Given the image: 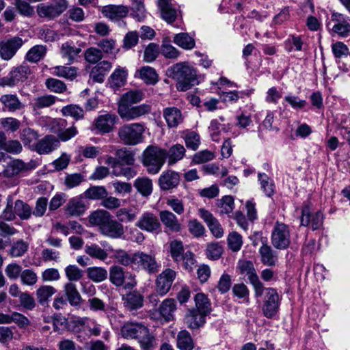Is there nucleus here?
I'll use <instances>...</instances> for the list:
<instances>
[{
    "mask_svg": "<svg viewBox=\"0 0 350 350\" xmlns=\"http://www.w3.org/2000/svg\"><path fill=\"white\" fill-rule=\"evenodd\" d=\"M109 280L116 286L131 289L137 284L135 275L118 265H112L109 271Z\"/></svg>",
    "mask_w": 350,
    "mask_h": 350,
    "instance_id": "39448f33",
    "label": "nucleus"
},
{
    "mask_svg": "<svg viewBox=\"0 0 350 350\" xmlns=\"http://www.w3.org/2000/svg\"><path fill=\"white\" fill-rule=\"evenodd\" d=\"M83 195L87 198L97 200H103L108 193L104 186H92L85 191Z\"/></svg>",
    "mask_w": 350,
    "mask_h": 350,
    "instance_id": "603ef678",
    "label": "nucleus"
},
{
    "mask_svg": "<svg viewBox=\"0 0 350 350\" xmlns=\"http://www.w3.org/2000/svg\"><path fill=\"white\" fill-rule=\"evenodd\" d=\"M105 248H102L96 243L88 244L85 247V252L92 258L105 261L109 257V253L113 251L111 245L106 241L101 243Z\"/></svg>",
    "mask_w": 350,
    "mask_h": 350,
    "instance_id": "f3484780",
    "label": "nucleus"
},
{
    "mask_svg": "<svg viewBox=\"0 0 350 350\" xmlns=\"http://www.w3.org/2000/svg\"><path fill=\"white\" fill-rule=\"evenodd\" d=\"M206 316L194 308L189 309L185 317V323L190 329H198L204 325Z\"/></svg>",
    "mask_w": 350,
    "mask_h": 350,
    "instance_id": "a878e982",
    "label": "nucleus"
},
{
    "mask_svg": "<svg viewBox=\"0 0 350 350\" xmlns=\"http://www.w3.org/2000/svg\"><path fill=\"white\" fill-rule=\"evenodd\" d=\"M178 173L168 170L163 172L159 178V185L162 190H170L176 187L179 183Z\"/></svg>",
    "mask_w": 350,
    "mask_h": 350,
    "instance_id": "393cba45",
    "label": "nucleus"
},
{
    "mask_svg": "<svg viewBox=\"0 0 350 350\" xmlns=\"http://www.w3.org/2000/svg\"><path fill=\"white\" fill-rule=\"evenodd\" d=\"M21 126V122L12 117L0 118V128L7 132L14 133Z\"/></svg>",
    "mask_w": 350,
    "mask_h": 350,
    "instance_id": "69168bd1",
    "label": "nucleus"
},
{
    "mask_svg": "<svg viewBox=\"0 0 350 350\" xmlns=\"http://www.w3.org/2000/svg\"><path fill=\"white\" fill-rule=\"evenodd\" d=\"M144 125L142 123L125 124L118 130L120 139L126 145H137L144 141Z\"/></svg>",
    "mask_w": 350,
    "mask_h": 350,
    "instance_id": "20e7f679",
    "label": "nucleus"
},
{
    "mask_svg": "<svg viewBox=\"0 0 350 350\" xmlns=\"http://www.w3.org/2000/svg\"><path fill=\"white\" fill-rule=\"evenodd\" d=\"M159 218L164 226L169 230L178 232L181 230V224L177 217L170 211H162L159 213Z\"/></svg>",
    "mask_w": 350,
    "mask_h": 350,
    "instance_id": "bb28decb",
    "label": "nucleus"
},
{
    "mask_svg": "<svg viewBox=\"0 0 350 350\" xmlns=\"http://www.w3.org/2000/svg\"><path fill=\"white\" fill-rule=\"evenodd\" d=\"M196 310L205 315H208L211 311V304L208 297L202 293H198L194 296Z\"/></svg>",
    "mask_w": 350,
    "mask_h": 350,
    "instance_id": "37998d69",
    "label": "nucleus"
},
{
    "mask_svg": "<svg viewBox=\"0 0 350 350\" xmlns=\"http://www.w3.org/2000/svg\"><path fill=\"white\" fill-rule=\"evenodd\" d=\"M173 78L177 81L176 89L185 92L198 84L195 68L187 62H180L172 68Z\"/></svg>",
    "mask_w": 350,
    "mask_h": 350,
    "instance_id": "f257e3e1",
    "label": "nucleus"
},
{
    "mask_svg": "<svg viewBox=\"0 0 350 350\" xmlns=\"http://www.w3.org/2000/svg\"><path fill=\"white\" fill-rule=\"evenodd\" d=\"M29 248V244L23 240H18L14 242L10 247L8 254L13 258L23 256Z\"/></svg>",
    "mask_w": 350,
    "mask_h": 350,
    "instance_id": "bf43d9fd",
    "label": "nucleus"
},
{
    "mask_svg": "<svg viewBox=\"0 0 350 350\" xmlns=\"http://www.w3.org/2000/svg\"><path fill=\"white\" fill-rule=\"evenodd\" d=\"M25 169V164L21 160L16 159L9 163L4 170V174L8 177L14 176Z\"/></svg>",
    "mask_w": 350,
    "mask_h": 350,
    "instance_id": "052dcab7",
    "label": "nucleus"
},
{
    "mask_svg": "<svg viewBox=\"0 0 350 350\" xmlns=\"http://www.w3.org/2000/svg\"><path fill=\"white\" fill-rule=\"evenodd\" d=\"M164 118L170 127L177 126L183 122L180 111L176 107H167L163 111Z\"/></svg>",
    "mask_w": 350,
    "mask_h": 350,
    "instance_id": "58836bf2",
    "label": "nucleus"
},
{
    "mask_svg": "<svg viewBox=\"0 0 350 350\" xmlns=\"http://www.w3.org/2000/svg\"><path fill=\"white\" fill-rule=\"evenodd\" d=\"M93 323L94 320L87 317H75L70 321L72 329L75 332L88 330Z\"/></svg>",
    "mask_w": 350,
    "mask_h": 350,
    "instance_id": "09e8293b",
    "label": "nucleus"
},
{
    "mask_svg": "<svg viewBox=\"0 0 350 350\" xmlns=\"http://www.w3.org/2000/svg\"><path fill=\"white\" fill-rule=\"evenodd\" d=\"M59 146V142L53 135H46L37 142L35 150L40 154H49Z\"/></svg>",
    "mask_w": 350,
    "mask_h": 350,
    "instance_id": "b1692460",
    "label": "nucleus"
},
{
    "mask_svg": "<svg viewBox=\"0 0 350 350\" xmlns=\"http://www.w3.org/2000/svg\"><path fill=\"white\" fill-rule=\"evenodd\" d=\"M177 347L180 350H192L194 348L193 339L187 331L182 330L178 334Z\"/></svg>",
    "mask_w": 350,
    "mask_h": 350,
    "instance_id": "8fccbe9b",
    "label": "nucleus"
},
{
    "mask_svg": "<svg viewBox=\"0 0 350 350\" xmlns=\"http://www.w3.org/2000/svg\"><path fill=\"white\" fill-rule=\"evenodd\" d=\"M23 40L18 36L0 42V57L5 61L11 59L23 46Z\"/></svg>",
    "mask_w": 350,
    "mask_h": 350,
    "instance_id": "4468645a",
    "label": "nucleus"
},
{
    "mask_svg": "<svg viewBox=\"0 0 350 350\" xmlns=\"http://www.w3.org/2000/svg\"><path fill=\"white\" fill-rule=\"evenodd\" d=\"M160 53L167 59H176L180 54V51L172 46L167 38L162 41Z\"/></svg>",
    "mask_w": 350,
    "mask_h": 350,
    "instance_id": "4d7b16f0",
    "label": "nucleus"
},
{
    "mask_svg": "<svg viewBox=\"0 0 350 350\" xmlns=\"http://www.w3.org/2000/svg\"><path fill=\"white\" fill-rule=\"evenodd\" d=\"M150 110V106L146 104L130 107L124 103H120L118 112L122 119L130 121L148 113Z\"/></svg>",
    "mask_w": 350,
    "mask_h": 350,
    "instance_id": "9b49d317",
    "label": "nucleus"
},
{
    "mask_svg": "<svg viewBox=\"0 0 350 350\" xmlns=\"http://www.w3.org/2000/svg\"><path fill=\"white\" fill-rule=\"evenodd\" d=\"M237 267L240 273L247 276L255 294L257 296L260 295L262 289V282L260 280L252 262L246 260H239Z\"/></svg>",
    "mask_w": 350,
    "mask_h": 350,
    "instance_id": "9d476101",
    "label": "nucleus"
},
{
    "mask_svg": "<svg viewBox=\"0 0 350 350\" xmlns=\"http://www.w3.org/2000/svg\"><path fill=\"white\" fill-rule=\"evenodd\" d=\"M229 248L234 252L239 251L243 245L242 237L237 232H231L227 237Z\"/></svg>",
    "mask_w": 350,
    "mask_h": 350,
    "instance_id": "338daca9",
    "label": "nucleus"
},
{
    "mask_svg": "<svg viewBox=\"0 0 350 350\" xmlns=\"http://www.w3.org/2000/svg\"><path fill=\"white\" fill-rule=\"evenodd\" d=\"M332 23H334L332 29L335 33L344 37L350 32V23L342 14L338 13L332 14L331 20L327 23V25H330Z\"/></svg>",
    "mask_w": 350,
    "mask_h": 350,
    "instance_id": "6ab92c4d",
    "label": "nucleus"
},
{
    "mask_svg": "<svg viewBox=\"0 0 350 350\" xmlns=\"http://www.w3.org/2000/svg\"><path fill=\"white\" fill-rule=\"evenodd\" d=\"M134 263L150 274L157 273L160 269V265L157 262L153 253L146 254L143 252L135 253Z\"/></svg>",
    "mask_w": 350,
    "mask_h": 350,
    "instance_id": "ddd939ff",
    "label": "nucleus"
},
{
    "mask_svg": "<svg viewBox=\"0 0 350 350\" xmlns=\"http://www.w3.org/2000/svg\"><path fill=\"white\" fill-rule=\"evenodd\" d=\"M128 12V8L121 5H109L104 6L102 9L103 14L111 20H118L124 18L127 15Z\"/></svg>",
    "mask_w": 350,
    "mask_h": 350,
    "instance_id": "2f4dec72",
    "label": "nucleus"
},
{
    "mask_svg": "<svg viewBox=\"0 0 350 350\" xmlns=\"http://www.w3.org/2000/svg\"><path fill=\"white\" fill-rule=\"evenodd\" d=\"M134 187L144 196L150 195L152 191V180L148 178H137L134 182Z\"/></svg>",
    "mask_w": 350,
    "mask_h": 350,
    "instance_id": "864d4df0",
    "label": "nucleus"
},
{
    "mask_svg": "<svg viewBox=\"0 0 350 350\" xmlns=\"http://www.w3.org/2000/svg\"><path fill=\"white\" fill-rule=\"evenodd\" d=\"M159 313L165 321L169 322L174 319V312L176 310V301L172 298L164 299L159 306Z\"/></svg>",
    "mask_w": 350,
    "mask_h": 350,
    "instance_id": "72a5a7b5",
    "label": "nucleus"
},
{
    "mask_svg": "<svg viewBox=\"0 0 350 350\" xmlns=\"http://www.w3.org/2000/svg\"><path fill=\"white\" fill-rule=\"evenodd\" d=\"M259 254L262 263L266 266H275L278 261V254L271 246L263 244L259 248Z\"/></svg>",
    "mask_w": 350,
    "mask_h": 350,
    "instance_id": "473e14b6",
    "label": "nucleus"
},
{
    "mask_svg": "<svg viewBox=\"0 0 350 350\" xmlns=\"http://www.w3.org/2000/svg\"><path fill=\"white\" fill-rule=\"evenodd\" d=\"M14 208L16 215H18L22 220L28 219L32 214L31 208L29 204L20 200L15 202Z\"/></svg>",
    "mask_w": 350,
    "mask_h": 350,
    "instance_id": "6e6d98bb",
    "label": "nucleus"
},
{
    "mask_svg": "<svg viewBox=\"0 0 350 350\" xmlns=\"http://www.w3.org/2000/svg\"><path fill=\"white\" fill-rule=\"evenodd\" d=\"M260 295H254L256 298L263 295L262 313L267 318L273 317L278 312L280 305V297L277 291L273 288H262Z\"/></svg>",
    "mask_w": 350,
    "mask_h": 350,
    "instance_id": "7ed1b4c3",
    "label": "nucleus"
},
{
    "mask_svg": "<svg viewBox=\"0 0 350 350\" xmlns=\"http://www.w3.org/2000/svg\"><path fill=\"white\" fill-rule=\"evenodd\" d=\"M285 44L288 52L293 51H301L303 50L304 42L300 36L291 35L286 40Z\"/></svg>",
    "mask_w": 350,
    "mask_h": 350,
    "instance_id": "774afa93",
    "label": "nucleus"
},
{
    "mask_svg": "<svg viewBox=\"0 0 350 350\" xmlns=\"http://www.w3.org/2000/svg\"><path fill=\"white\" fill-rule=\"evenodd\" d=\"M3 111L14 112L21 110L24 105L16 94H3L0 97Z\"/></svg>",
    "mask_w": 350,
    "mask_h": 350,
    "instance_id": "c85d7f7f",
    "label": "nucleus"
},
{
    "mask_svg": "<svg viewBox=\"0 0 350 350\" xmlns=\"http://www.w3.org/2000/svg\"><path fill=\"white\" fill-rule=\"evenodd\" d=\"M46 48L42 45H36L31 48L26 54V59L30 62L36 63L46 55Z\"/></svg>",
    "mask_w": 350,
    "mask_h": 350,
    "instance_id": "5fc2aeb1",
    "label": "nucleus"
},
{
    "mask_svg": "<svg viewBox=\"0 0 350 350\" xmlns=\"http://www.w3.org/2000/svg\"><path fill=\"white\" fill-rule=\"evenodd\" d=\"M271 241L272 245L278 250H285L291 244V232L289 227L280 221H276L273 227Z\"/></svg>",
    "mask_w": 350,
    "mask_h": 350,
    "instance_id": "423d86ee",
    "label": "nucleus"
},
{
    "mask_svg": "<svg viewBox=\"0 0 350 350\" xmlns=\"http://www.w3.org/2000/svg\"><path fill=\"white\" fill-rule=\"evenodd\" d=\"M31 74V69L26 64L14 67L7 77L0 79V86L12 87L25 81Z\"/></svg>",
    "mask_w": 350,
    "mask_h": 350,
    "instance_id": "6e6552de",
    "label": "nucleus"
},
{
    "mask_svg": "<svg viewBox=\"0 0 350 350\" xmlns=\"http://www.w3.org/2000/svg\"><path fill=\"white\" fill-rule=\"evenodd\" d=\"M185 147L179 144L172 146L167 151L165 150V159L168 165H172L180 161L185 154Z\"/></svg>",
    "mask_w": 350,
    "mask_h": 350,
    "instance_id": "c9c22d12",
    "label": "nucleus"
},
{
    "mask_svg": "<svg viewBox=\"0 0 350 350\" xmlns=\"http://www.w3.org/2000/svg\"><path fill=\"white\" fill-rule=\"evenodd\" d=\"M147 327L136 322H128L121 329V334L126 338H138L142 334L146 333Z\"/></svg>",
    "mask_w": 350,
    "mask_h": 350,
    "instance_id": "4be33fe9",
    "label": "nucleus"
},
{
    "mask_svg": "<svg viewBox=\"0 0 350 350\" xmlns=\"http://www.w3.org/2000/svg\"><path fill=\"white\" fill-rule=\"evenodd\" d=\"M138 215L136 208H121L116 213V216L120 223H131L135 221Z\"/></svg>",
    "mask_w": 350,
    "mask_h": 350,
    "instance_id": "49530a36",
    "label": "nucleus"
},
{
    "mask_svg": "<svg viewBox=\"0 0 350 350\" xmlns=\"http://www.w3.org/2000/svg\"><path fill=\"white\" fill-rule=\"evenodd\" d=\"M144 98V94L141 90H132L122 95L120 103L131 105L140 102Z\"/></svg>",
    "mask_w": 350,
    "mask_h": 350,
    "instance_id": "e2e57ef3",
    "label": "nucleus"
},
{
    "mask_svg": "<svg viewBox=\"0 0 350 350\" xmlns=\"http://www.w3.org/2000/svg\"><path fill=\"white\" fill-rule=\"evenodd\" d=\"M56 292L57 290L51 285H42L36 290V295L38 302L44 305Z\"/></svg>",
    "mask_w": 350,
    "mask_h": 350,
    "instance_id": "de8ad7c7",
    "label": "nucleus"
},
{
    "mask_svg": "<svg viewBox=\"0 0 350 350\" xmlns=\"http://www.w3.org/2000/svg\"><path fill=\"white\" fill-rule=\"evenodd\" d=\"M68 8L66 0H53L51 3H40L37 6V14L41 18L53 19L62 14Z\"/></svg>",
    "mask_w": 350,
    "mask_h": 350,
    "instance_id": "0eeeda50",
    "label": "nucleus"
},
{
    "mask_svg": "<svg viewBox=\"0 0 350 350\" xmlns=\"http://www.w3.org/2000/svg\"><path fill=\"white\" fill-rule=\"evenodd\" d=\"M170 252L173 260L179 262L184 255V247L182 241H172L170 243Z\"/></svg>",
    "mask_w": 350,
    "mask_h": 350,
    "instance_id": "0e129e2a",
    "label": "nucleus"
},
{
    "mask_svg": "<svg viewBox=\"0 0 350 350\" xmlns=\"http://www.w3.org/2000/svg\"><path fill=\"white\" fill-rule=\"evenodd\" d=\"M128 71L125 68L118 66L109 77V83L113 88H118L125 85Z\"/></svg>",
    "mask_w": 350,
    "mask_h": 350,
    "instance_id": "ea45409f",
    "label": "nucleus"
},
{
    "mask_svg": "<svg viewBox=\"0 0 350 350\" xmlns=\"http://www.w3.org/2000/svg\"><path fill=\"white\" fill-rule=\"evenodd\" d=\"M137 340L141 348L144 349H154L158 343L154 336L150 333L148 327L146 328V333L142 334Z\"/></svg>",
    "mask_w": 350,
    "mask_h": 350,
    "instance_id": "680f3d73",
    "label": "nucleus"
},
{
    "mask_svg": "<svg viewBox=\"0 0 350 350\" xmlns=\"http://www.w3.org/2000/svg\"><path fill=\"white\" fill-rule=\"evenodd\" d=\"M135 77L139 78L148 85H155L159 81V75L155 69L148 66H142L137 70Z\"/></svg>",
    "mask_w": 350,
    "mask_h": 350,
    "instance_id": "c756f323",
    "label": "nucleus"
},
{
    "mask_svg": "<svg viewBox=\"0 0 350 350\" xmlns=\"http://www.w3.org/2000/svg\"><path fill=\"white\" fill-rule=\"evenodd\" d=\"M81 52V49L76 46L72 42H66L60 48L62 57L67 60L69 64L77 62Z\"/></svg>",
    "mask_w": 350,
    "mask_h": 350,
    "instance_id": "5701e85b",
    "label": "nucleus"
},
{
    "mask_svg": "<svg viewBox=\"0 0 350 350\" xmlns=\"http://www.w3.org/2000/svg\"><path fill=\"white\" fill-rule=\"evenodd\" d=\"M258 182L260 186V189L267 197H271L274 194V182L267 174L264 172H258Z\"/></svg>",
    "mask_w": 350,
    "mask_h": 350,
    "instance_id": "a19ab883",
    "label": "nucleus"
},
{
    "mask_svg": "<svg viewBox=\"0 0 350 350\" xmlns=\"http://www.w3.org/2000/svg\"><path fill=\"white\" fill-rule=\"evenodd\" d=\"M323 214L320 211H314L310 204L304 206L301 211V225L312 230L319 229L323 224Z\"/></svg>",
    "mask_w": 350,
    "mask_h": 350,
    "instance_id": "1a4fd4ad",
    "label": "nucleus"
},
{
    "mask_svg": "<svg viewBox=\"0 0 350 350\" xmlns=\"http://www.w3.org/2000/svg\"><path fill=\"white\" fill-rule=\"evenodd\" d=\"M107 271L101 267H91L87 269V275L90 280L94 282H101L107 278Z\"/></svg>",
    "mask_w": 350,
    "mask_h": 350,
    "instance_id": "3c124183",
    "label": "nucleus"
},
{
    "mask_svg": "<svg viewBox=\"0 0 350 350\" xmlns=\"http://www.w3.org/2000/svg\"><path fill=\"white\" fill-rule=\"evenodd\" d=\"M198 215L206 223L213 237L220 239L224 236V231L221 224L210 211L201 208L198 210Z\"/></svg>",
    "mask_w": 350,
    "mask_h": 350,
    "instance_id": "dca6fc26",
    "label": "nucleus"
},
{
    "mask_svg": "<svg viewBox=\"0 0 350 350\" xmlns=\"http://www.w3.org/2000/svg\"><path fill=\"white\" fill-rule=\"evenodd\" d=\"M174 42L185 50H191L196 46V41L187 33H179L174 36Z\"/></svg>",
    "mask_w": 350,
    "mask_h": 350,
    "instance_id": "a18cd8bd",
    "label": "nucleus"
},
{
    "mask_svg": "<svg viewBox=\"0 0 350 350\" xmlns=\"http://www.w3.org/2000/svg\"><path fill=\"white\" fill-rule=\"evenodd\" d=\"M111 217L110 213L103 209L96 210L88 216V221L91 226H96L100 230L101 226H103Z\"/></svg>",
    "mask_w": 350,
    "mask_h": 350,
    "instance_id": "f704fd0d",
    "label": "nucleus"
},
{
    "mask_svg": "<svg viewBox=\"0 0 350 350\" xmlns=\"http://www.w3.org/2000/svg\"><path fill=\"white\" fill-rule=\"evenodd\" d=\"M118 118L115 113H105L100 115L94 120L95 129L101 133H108L112 131Z\"/></svg>",
    "mask_w": 350,
    "mask_h": 350,
    "instance_id": "a211bd4d",
    "label": "nucleus"
},
{
    "mask_svg": "<svg viewBox=\"0 0 350 350\" xmlns=\"http://www.w3.org/2000/svg\"><path fill=\"white\" fill-rule=\"evenodd\" d=\"M158 5L162 18L168 23H173L177 16V10L172 0H159Z\"/></svg>",
    "mask_w": 350,
    "mask_h": 350,
    "instance_id": "cd10ccee",
    "label": "nucleus"
},
{
    "mask_svg": "<svg viewBox=\"0 0 350 350\" xmlns=\"http://www.w3.org/2000/svg\"><path fill=\"white\" fill-rule=\"evenodd\" d=\"M64 292L67 298V301L72 306H79L82 297L77 288L76 284L72 282H67L64 285Z\"/></svg>",
    "mask_w": 350,
    "mask_h": 350,
    "instance_id": "e433bc0d",
    "label": "nucleus"
},
{
    "mask_svg": "<svg viewBox=\"0 0 350 350\" xmlns=\"http://www.w3.org/2000/svg\"><path fill=\"white\" fill-rule=\"evenodd\" d=\"M52 74L72 81L78 75V68L75 66H57L52 68Z\"/></svg>",
    "mask_w": 350,
    "mask_h": 350,
    "instance_id": "c03bdc74",
    "label": "nucleus"
},
{
    "mask_svg": "<svg viewBox=\"0 0 350 350\" xmlns=\"http://www.w3.org/2000/svg\"><path fill=\"white\" fill-rule=\"evenodd\" d=\"M111 68V63L108 61H102L92 69L90 75V77L94 81L102 83Z\"/></svg>",
    "mask_w": 350,
    "mask_h": 350,
    "instance_id": "7c9ffc66",
    "label": "nucleus"
},
{
    "mask_svg": "<svg viewBox=\"0 0 350 350\" xmlns=\"http://www.w3.org/2000/svg\"><path fill=\"white\" fill-rule=\"evenodd\" d=\"M217 206L220 215L229 214L234 208V198L231 196H225L217 200Z\"/></svg>",
    "mask_w": 350,
    "mask_h": 350,
    "instance_id": "13d9d810",
    "label": "nucleus"
},
{
    "mask_svg": "<svg viewBox=\"0 0 350 350\" xmlns=\"http://www.w3.org/2000/svg\"><path fill=\"white\" fill-rule=\"evenodd\" d=\"M165 160V150L158 146H148L143 153V164L149 174L159 173Z\"/></svg>",
    "mask_w": 350,
    "mask_h": 350,
    "instance_id": "f03ea898",
    "label": "nucleus"
},
{
    "mask_svg": "<svg viewBox=\"0 0 350 350\" xmlns=\"http://www.w3.org/2000/svg\"><path fill=\"white\" fill-rule=\"evenodd\" d=\"M124 306L129 310H137L143 306V296L137 291L130 292L123 296Z\"/></svg>",
    "mask_w": 350,
    "mask_h": 350,
    "instance_id": "4c0bfd02",
    "label": "nucleus"
},
{
    "mask_svg": "<svg viewBox=\"0 0 350 350\" xmlns=\"http://www.w3.org/2000/svg\"><path fill=\"white\" fill-rule=\"evenodd\" d=\"M103 235L111 239H120L124 234V226L117 220L113 219L111 217L101 226L99 231Z\"/></svg>",
    "mask_w": 350,
    "mask_h": 350,
    "instance_id": "aec40b11",
    "label": "nucleus"
},
{
    "mask_svg": "<svg viewBox=\"0 0 350 350\" xmlns=\"http://www.w3.org/2000/svg\"><path fill=\"white\" fill-rule=\"evenodd\" d=\"M88 209V204L82 196L72 198L66 206V213L70 216L78 217Z\"/></svg>",
    "mask_w": 350,
    "mask_h": 350,
    "instance_id": "412c9836",
    "label": "nucleus"
},
{
    "mask_svg": "<svg viewBox=\"0 0 350 350\" xmlns=\"http://www.w3.org/2000/svg\"><path fill=\"white\" fill-rule=\"evenodd\" d=\"M135 226L148 232L159 234L161 225L157 215L151 212H144L135 223Z\"/></svg>",
    "mask_w": 350,
    "mask_h": 350,
    "instance_id": "f8f14e48",
    "label": "nucleus"
},
{
    "mask_svg": "<svg viewBox=\"0 0 350 350\" xmlns=\"http://www.w3.org/2000/svg\"><path fill=\"white\" fill-rule=\"evenodd\" d=\"M176 275V272L171 269H166L160 273L156 280L157 293L161 296L166 295L170 290Z\"/></svg>",
    "mask_w": 350,
    "mask_h": 350,
    "instance_id": "2eb2a0df",
    "label": "nucleus"
},
{
    "mask_svg": "<svg viewBox=\"0 0 350 350\" xmlns=\"http://www.w3.org/2000/svg\"><path fill=\"white\" fill-rule=\"evenodd\" d=\"M38 137V133L31 128H25L20 133V139L24 146L31 149H35Z\"/></svg>",
    "mask_w": 350,
    "mask_h": 350,
    "instance_id": "79ce46f5",
    "label": "nucleus"
}]
</instances>
